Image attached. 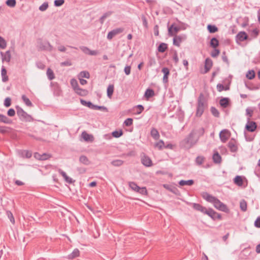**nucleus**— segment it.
<instances>
[{"label":"nucleus","mask_w":260,"mask_h":260,"mask_svg":"<svg viewBox=\"0 0 260 260\" xmlns=\"http://www.w3.org/2000/svg\"><path fill=\"white\" fill-rule=\"evenodd\" d=\"M188 204L191 206L195 210L208 215L213 220H221L222 219L221 215L216 212L211 208H206L201 204L195 203H189Z\"/></svg>","instance_id":"obj_1"},{"label":"nucleus","mask_w":260,"mask_h":260,"mask_svg":"<svg viewBox=\"0 0 260 260\" xmlns=\"http://www.w3.org/2000/svg\"><path fill=\"white\" fill-rule=\"evenodd\" d=\"M194 132H191L183 140L179 143L181 148L189 149L192 147L198 142L194 140Z\"/></svg>","instance_id":"obj_2"},{"label":"nucleus","mask_w":260,"mask_h":260,"mask_svg":"<svg viewBox=\"0 0 260 260\" xmlns=\"http://www.w3.org/2000/svg\"><path fill=\"white\" fill-rule=\"evenodd\" d=\"M207 106V103L203 93H201L197 100V105L196 112V116L197 117H200L204 113L206 107Z\"/></svg>","instance_id":"obj_3"},{"label":"nucleus","mask_w":260,"mask_h":260,"mask_svg":"<svg viewBox=\"0 0 260 260\" xmlns=\"http://www.w3.org/2000/svg\"><path fill=\"white\" fill-rule=\"evenodd\" d=\"M15 108L17 114L20 120L23 121H30L32 119L31 116L19 106H16Z\"/></svg>","instance_id":"obj_4"},{"label":"nucleus","mask_w":260,"mask_h":260,"mask_svg":"<svg viewBox=\"0 0 260 260\" xmlns=\"http://www.w3.org/2000/svg\"><path fill=\"white\" fill-rule=\"evenodd\" d=\"M38 43L39 49L41 50L52 51L53 49V46L47 41H43L40 39Z\"/></svg>","instance_id":"obj_5"},{"label":"nucleus","mask_w":260,"mask_h":260,"mask_svg":"<svg viewBox=\"0 0 260 260\" xmlns=\"http://www.w3.org/2000/svg\"><path fill=\"white\" fill-rule=\"evenodd\" d=\"M173 37V44L174 46L177 47H180L181 43L187 39V36L185 34L175 35Z\"/></svg>","instance_id":"obj_6"},{"label":"nucleus","mask_w":260,"mask_h":260,"mask_svg":"<svg viewBox=\"0 0 260 260\" xmlns=\"http://www.w3.org/2000/svg\"><path fill=\"white\" fill-rule=\"evenodd\" d=\"M249 36L244 31H241L235 37L236 42L240 44L241 42L247 40Z\"/></svg>","instance_id":"obj_7"},{"label":"nucleus","mask_w":260,"mask_h":260,"mask_svg":"<svg viewBox=\"0 0 260 260\" xmlns=\"http://www.w3.org/2000/svg\"><path fill=\"white\" fill-rule=\"evenodd\" d=\"M257 125L255 121H250V118H247V122L245 125V129L249 132H253L257 128Z\"/></svg>","instance_id":"obj_8"},{"label":"nucleus","mask_w":260,"mask_h":260,"mask_svg":"<svg viewBox=\"0 0 260 260\" xmlns=\"http://www.w3.org/2000/svg\"><path fill=\"white\" fill-rule=\"evenodd\" d=\"M123 31L124 28L122 27L116 28L109 31L107 38L109 40H111L115 36L122 33Z\"/></svg>","instance_id":"obj_9"},{"label":"nucleus","mask_w":260,"mask_h":260,"mask_svg":"<svg viewBox=\"0 0 260 260\" xmlns=\"http://www.w3.org/2000/svg\"><path fill=\"white\" fill-rule=\"evenodd\" d=\"M181 27L175 26V24H172L170 26L168 27V35L170 37H173L177 35L180 30H181Z\"/></svg>","instance_id":"obj_10"},{"label":"nucleus","mask_w":260,"mask_h":260,"mask_svg":"<svg viewBox=\"0 0 260 260\" xmlns=\"http://www.w3.org/2000/svg\"><path fill=\"white\" fill-rule=\"evenodd\" d=\"M228 146L231 152L235 153L238 151V147L235 139L233 138L231 139L228 144Z\"/></svg>","instance_id":"obj_11"},{"label":"nucleus","mask_w":260,"mask_h":260,"mask_svg":"<svg viewBox=\"0 0 260 260\" xmlns=\"http://www.w3.org/2000/svg\"><path fill=\"white\" fill-rule=\"evenodd\" d=\"M162 186L167 190L170 191V192L173 193L174 194L177 196H180L181 194V193L180 191L178 189V188L172 185L164 184H162Z\"/></svg>","instance_id":"obj_12"},{"label":"nucleus","mask_w":260,"mask_h":260,"mask_svg":"<svg viewBox=\"0 0 260 260\" xmlns=\"http://www.w3.org/2000/svg\"><path fill=\"white\" fill-rule=\"evenodd\" d=\"M213 66V61L211 59L208 57L205 60L204 70L202 72V74H205L207 73L211 69Z\"/></svg>","instance_id":"obj_13"},{"label":"nucleus","mask_w":260,"mask_h":260,"mask_svg":"<svg viewBox=\"0 0 260 260\" xmlns=\"http://www.w3.org/2000/svg\"><path fill=\"white\" fill-rule=\"evenodd\" d=\"M229 131L228 129H224L222 130L219 133V138L221 141L225 143L229 139V135H228Z\"/></svg>","instance_id":"obj_14"},{"label":"nucleus","mask_w":260,"mask_h":260,"mask_svg":"<svg viewBox=\"0 0 260 260\" xmlns=\"http://www.w3.org/2000/svg\"><path fill=\"white\" fill-rule=\"evenodd\" d=\"M201 195L204 199L206 200L207 202L211 203L212 204L214 203L215 200L216 199V197L210 194L207 192H203Z\"/></svg>","instance_id":"obj_15"},{"label":"nucleus","mask_w":260,"mask_h":260,"mask_svg":"<svg viewBox=\"0 0 260 260\" xmlns=\"http://www.w3.org/2000/svg\"><path fill=\"white\" fill-rule=\"evenodd\" d=\"M58 173L63 177L64 181L69 183L72 184L75 182L72 178L69 177L66 174L65 172L62 170L61 169H58Z\"/></svg>","instance_id":"obj_16"},{"label":"nucleus","mask_w":260,"mask_h":260,"mask_svg":"<svg viewBox=\"0 0 260 260\" xmlns=\"http://www.w3.org/2000/svg\"><path fill=\"white\" fill-rule=\"evenodd\" d=\"M141 162L144 166L147 167H151L153 165L150 158L146 155H144V156L141 158Z\"/></svg>","instance_id":"obj_17"},{"label":"nucleus","mask_w":260,"mask_h":260,"mask_svg":"<svg viewBox=\"0 0 260 260\" xmlns=\"http://www.w3.org/2000/svg\"><path fill=\"white\" fill-rule=\"evenodd\" d=\"M191 132H194V136L197 135V139L196 140L198 141L199 138L204 135L205 129L204 127H202L198 129H194L192 130Z\"/></svg>","instance_id":"obj_18"},{"label":"nucleus","mask_w":260,"mask_h":260,"mask_svg":"<svg viewBox=\"0 0 260 260\" xmlns=\"http://www.w3.org/2000/svg\"><path fill=\"white\" fill-rule=\"evenodd\" d=\"M219 104L223 108L228 107L231 104V101L229 98H222L219 101Z\"/></svg>","instance_id":"obj_19"},{"label":"nucleus","mask_w":260,"mask_h":260,"mask_svg":"<svg viewBox=\"0 0 260 260\" xmlns=\"http://www.w3.org/2000/svg\"><path fill=\"white\" fill-rule=\"evenodd\" d=\"M162 72L164 73V77L162 79L164 83H167L169 81L168 77L170 75V70L167 67H164L162 69Z\"/></svg>","instance_id":"obj_20"},{"label":"nucleus","mask_w":260,"mask_h":260,"mask_svg":"<svg viewBox=\"0 0 260 260\" xmlns=\"http://www.w3.org/2000/svg\"><path fill=\"white\" fill-rule=\"evenodd\" d=\"M150 135L155 140H159L160 135L157 129L154 127H152L150 131Z\"/></svg>","instance_id":"obj_21"},{"label":"nucleus","mask_w":260,"mask_h":260,"mask_svg":"<svg viewBox=\"0 0 260 260\" xmlns=\"http://www.w3.org/2000/svg\"><path fill=\"white\" fill-rule=\"evenodd\" d=\"M1 54L2 56V61H6L7 62H9L11 60V53L9 50L7 51L5 54H4L2 52H1Z\"/></svg>","instance_id":"obj_22"},{"label":"nucleus","mask_w":260,"mask_h":260,"mask_svg":"<svg viewBox=\"0 0 260 260\" xmlns=\"http://www.w3.org/2000/svg\"><path fill=\"white\" fill-rule=\"evenodd\" d=\"M212 158L215 164H220L222 160L221 157L217 151H214Z\"/></svg>","instance_id":"obj_23"},{"label":"nucleus","mask_w":260,"mask_h":260,"mask_svg":"<svg viewBox=\"0 0 260 260\" xmlns=\"http://www.w3.org/2000/svg\"><path fill=\"white\" fill-rule=\"evenodd\" d=\"M7 70L3 66L1 70V75L2 77V81L3 82H6L9 80L8 76L7 75Z\"/></svg>","instance_id":"obj_24"},{"label":"nucleus","mask_w":260,"mask_h":260,"mask_svg":"<svg viewBox=\"0 0 260 260\" xmlns=\"http://www.w3.org/2000/svg\"><path fill=\"white\" fill-rule=\"evenodd\" d=\"M154 94L155 93L153 89L151 88H148L145 92L144 96L146 99L148 100L153 96Z\"/></svg>","instance_id":"obj_25"},{"label":"nucleus","mask_w":260,"mask_h":260,"mask_svg":"<svg viewBox=\"0 0 260 260\" xmlns=\"http://www.w3.org/2000/svg\"><path fill=\"white\" fill-rule=\"evenodd\" d=\"M0 122H3L6 124L12 123V120L7 117L6 115L0 114Z\"/></svg>","instance_id":"obj_26"},{"label":"nucleus","mask_w":260,"mask_h":260,"mask_svg":"<svg viewBox=\"0 0 260 260\" xmlns=\"http://www.w3.org/2000/svg\"><path fill=\"white\" fill-rule=\"evenodd\" d=\"M79 254H80L79 250L77 248H76L73 251V252L71 253H70V254L68 255V258L69 259H72L75 258L79 256Z\"/></svg>","instance_id":"obj_27"},{"label":"nucleus","mask_w":260,"mask_h":260,"mask_svg":"<svg viewBox=\"0 0 260 260\" xmlns=\"http://www.w3.org/2000/svg\"><path fill=\"white\" fill-rule=\"evenodd\" d=\"M219 45V42L218 40L215 38H212L210 41V46L213 48H217Z\"/></svg>","instance_id":"obj_28"},{"label":"nucleus","mask_w":260,"mask_h":260,"mask_svg":"<svg viewBox=\"0 0 260 260\" xmlns=\"http://www.w3.org/2000/svg\"><path fill=\"white\" fill-rule=\"evenodd\" d=\"M178 183L180 186H184V185L191 186L194 184V180H192V179L188 180H181L179 181Z\"/></svg>","instance_id":"obj_29"},{"label":"nucleus","mask_w":260,"mask_h":260,"mask_svg":"<svg viewBox=\"0 0 260 260\" xmlns=\"http://www.w3.org/2000/svg\"><path fill=\"white\" fill-rule=\"evenodd\" d=\"M79 161L81 163L87 166L90 165L91 162L87 157L84 155H82L80 156Z\"/></svg>","instance_id":"obj_30"},{"label":"nucleus","mask_w":260,"mask_h":260,"mask_svg":"<svg viewBox=\"0 0 260 260\" xmlns=\"http://www.w3.org/2000/svg\"><path fill=\"white\" fill-rule=\"evenodd\" d=\"M75 91L77 94L82 96H86L88 93L87 90L82 89L80 87L78 88L76 90H75Z\"/></svg>","instance_id":"obj_31"},{"label":"nucleus","mask_w":260,"mask_h":260,"mask_svg":"<svg viewBox=\"0 0 260 260\" xmlns=\"http://www.w3.org/2000/svg\"><path fill=\"white\" fill-rule=\"evenodd\" d=\"M234 182L239 186H242L243 184V180L242 176H236L234 179Z\"/></svg>","instance_id":"obj_32"},{"label":"nucleus","mask_w":260,"mask_h":260,"mask_svg":"<svg viewBox=\"0 0 260 260\" xmlns=\"http://www.w3.org/2000/svg\"><path fill=\"white\" fill-rule=\"evenodd\" d=\"M168 48L167 44L161 43L157 47V50L160 53H164L168 49Z\"/></svg>","instance_id":"obj_33"},{"label":"nucleus","mask_w":260,"mask_h":260,"mask_svg":"<svg viewBox=\"0 0 260 260\" xmlns=\"http://www.w3.org/2000/svg\"><path fill=\"white\" fill-rule=\"evenodd\" d=\"M207 28L208 31L211 34L215 33L218 30V28L215 25L208 24Z\"/></svg>","instance_id":"obj_34"},{"label":"nucleus","mask_w":260,"mask_h":260,"mask_svg":"<svg viewBox=\"0 0 260 260\" xmlns=\"http://www.w3.org/2000/svg\"><path fill=\"white\" fill-rule=\"evenodd\" d=\"M114 89V86L113 84H110L107 89V96L109 98H111Z\"/></svg>","instance_id":"obj_35"},{"label":"nucleus","mask_w":260,"mask_h":260,"mask_svg":"<svg viewBox=\"0 0 260 260\" xmlns=\"http://www.w3.org/2000/svg\"><path fill=\"white\" fill-rule=\"evenodd\" d=\"M113 13L112 11H108L105 13L100 18L99 21L101 24H103L105 20V19L110 16H111Z\"/></svg>","instance_id":"obj_36"},{"label":"nucleus","mask_w":260,"mask_h":260,"mask_svg":"<svg viewBox=\"0 0 260 260\" xmlns=\"http://www.w3.org/2000/svg\"><path fill=\"white\" fill-rule=\"evenodd\" d=\"M21 99L25 105L28 107H32L33 104L29 100V99L24 94H23L21 96Z\"/></svg>","instance_id":"obj_37"},{"label":"nucleus","mask_w":260,"mask_h":260,"mask_svg":"<svg viewBox=\"0 0 260 260\" xmlns=\"http://www.w3.org/2000/svg\"><path fill=\"white\" fill-rule=\"evenodd\" d=\"M210 111L215 117L219 118L220 117V113L215 107L212 106L210 108Z\"/></svg>","instance_id":"obj_38"},{"label":"nucleus","mask_w":260,"mask_h":260,"mask_svg":"<svg viewBox=\"0 0 260 260\" xmlns=\"http://www.w3.org/2000/svg\"><path fill=\"white\" fill-rule=\"evenodd\" d=\"M246 77L249 80H252L254 79L255 77V73L254 70H249L246 73Z\"/></svg>","instance_id":"obj_39"},{"label":"nucleus","mask_w":260,"mask_h":260,"mask_svg":"<svg viewBox=\"0 0 260 260\" xmlns=\"http://www.w3.org/2000/svg\"><path fill=\"white\" fill-rule=\"evenodd\" d=\"M91 109L93 110H99L104 112H108V109L104 106H98L92 104Z\"/></svg>","instance_id":"obj_40"},{"label":"nucleus","mask_w":260,"mask_h":260,"mask_svg":"<svg viewBox=\"0 0 260 260\" xmlns=\"http://www.w3.org/2000/svg\"><path fill=\"white\" fill-rule=\"evenodd\" d=\"M82 136L83 139L86 142L92 141V139H90V138L92 139L93 137L91 135L88 134L85 131L82 132Z\"/></svg>","instance_id":"obj_41"},{"label":"nucleus","mask_w":260,"mask_h":260,"mask_svg":"<svg viewBox=\"0 0 260 260\" xmlns=\"http://www.w3.org/2000/svg\"><path fill=\"white\" fill-rule=\"evenodd\" d=\"M128 185L129 187L136 192L138 189H140V186H139L135 182H129Z\"/></svg>","instance_id":"obj_42"},{"label":"nucleus","mask_w":260,"mask_h":260,"mask_svg":"<svg viewBox=\"0 0 260 260\" xmlns=\"http://www.w3.org/2000/svg\"><path fill=\"white\" fill-rule=\"evenodd\" d=\"M240 209L243 212H245L247 210V202L244 200H242L240 202Z\"/></svg>","instance_id":"obj_43"},{"label":"nucleus","mask_w":260,"mask_h":260,"mask_svg":"<svg viewBox=\"0 0 260 260\" xmlns=\"http://www.w3.org/2000/svg\"><path fill=\"white\" fill-rule=\"evenodd\" d=\"M47 75L48 78L50 80H52L55 78V75H54V72L50 68H48L47 69Z\"/></svg>","instance_id":"obj_44"},{"label":"nucleus","mask_w":260,"mask_h":260,"mask_svg":"<svg viewBox=\"0 0 260 260\" xmlns=\"http://www.w3.org/2000/svg\"><path fill=\"white\" fill-rule=\"evenodd\" d=\"M165 146V143L162 140H159V141L154 144V147L157 148L159 150H162Z\"/></svg>","instance_id":"obj_45"},{"label":"nucleus","mask_w":260,"mask_h":260,"mask_svg":"<svg viewBox=\"0 0 260 260\" xmlns=\"http://www.w3.org/2000/svg\"><path fill=\"white\" fill-rule=\"evenodd\" d=\"M245 86L247 88L250 90H255L259 89L260 88V84H258L257 85L254 86L252 83L250 85H248L246 83H245Z\"/></svg>","instance_id":"obj_46"},{"label":"nucleus","mask_w":260,"mask_h":260,"mask_svg":"<svg viewBox=\"0 0 260 260\" xmlns=\"http://www.w3.org/2000/svg\"><path fill=\"white\" fill-rule=\"evenodd\" d=\"M244 137H245V140L246 141L251 142V141H253V140L254 139L255 135L249 134H247L245 132L244 133Z\"/></svg>","instance_id":"obj_47"},{"label":"nucleus","mask_w":260,"mask_h":260,"mask_svg":"<svg viewBox=\"0 0 260 260\" xmlns=\"http://www.w3.org/2000/svg\"><path fill=\"white\" fill-rule=\"evenodd\" d=\"M123 161L121 159L113 160L111 161V164L115 167H120L123 164Z\"/></svg>","instance_id":"obj_48"},{"label":"nucleus","mask_w":260,"mask_h":260,"mask_svg":"<svg viewBox=\"0 0 260 260\" xmlns=\"http://www.w3.org/2000/svg\"><path fill=\"white\" fill-rule=\"evenodd\" d=\"M70 83L74 91L76 90V89L79 87L78 83L75 79H72L71 80Z\"/></svg>","instance_id":"obj_49"},{"label":"nucleus","mask_w":260,"mask_h":260,"mask_svg":"<svg viewBox=\"0 0 260 260\" xmlns=\"http://www.w3.org/2000/svg\"><path fill=\"white\" fill-rule=\"evenodd\" d=\"M223 203L221 202L218 199L216 198L214 203L213 204L214 207L217 209H219Z\"/></svg>","instance_id":"obj_50"},{"label":"nucleus","mask_w":260,"mask_h":260,"mask_svg":"<svg viewBox=\"0 0 260 260\" xmlns=\"http://www.w3.org/2000/svg\"><path fill=\"white\" fill-rule=\"evenodd\" d=\"M137 192L143 196H147L148 194V191L146 187H140V189H138Z\"/></svg>","instance_id":"obj_51"},{"label":"nucleus","mask_w":260,"mask_h":260,"mask_svg":"<svg viewBox=\"0 0 260 260\" xmlns=\"http://www.w3.org/2000/svg\"><path fill=\"white\" fill-rule=\"evenodd\" d=\"M137 109V111L135 113V114H140L144 110V108L142 105H138L134 107V109Z\"/></svg>","instance_id":"obj_52"},{"label":"nucleus","mask_w":260,"mask_h":260,"mask_svg":"<svg viewBox=\"0 0 260 260\" xmlns=\"http://www.w3.org/2000/svg\"><path fill=\"white\" fill-rule=\"evenodd\" d=\"M141 19H142V20L143 26L146 29H148V24L147 19L145 15H144V14H142V15H141Z\"/></svg>","instance_id":"obj_53"},{"label":"nucleus","mask_w":260,"mask_h":260,"mask_svg":"<svg viewBox=\"0 0 260 260\" xmlns=\"http://www.w3.org/2000/svg\"><path fill=\"white\" fill-rule=\"evenodd\" d=\"M80 103L82 105L86 106V107L89 108L90 109L91 108L92 104H93L91 102H90V101L87 102L83 99H80Z\"/></svg>","instance_id":"obj_54"},{"label":"nucleus","mask_w":260,"mask_h":260,"mask_svg":"<svg viewBox=\"0 0 260 260\" xmlns=\"http://www.w3.org/2000/svg\"><path fill=\"white\" fill-rule=\"evenodd\" d=\"M205 159L203 156H198L196 159V163L198 165H201L204 162Z\"/></svg>","instance_id":"obj_55"},{"label":"nucleus","mask_w":260,"mask_h":260,"mask_svg":"<svg viewBox=\"0 0 260 260\" xmlns=\"http://www.w3.org/2000/svg\"><path fill=\"white\" fill-rule=\"evenodd\" d=\"M112 135L114 138H119L123 135V132L122 130L115 131L112 132Z\"/></svg>","instance_id":"obj_56"},{"label":"nucleus","mask_w":260,"mask_h":260,"mask_svg":"<svg viewBox=\"0 0 260 260\" xmlns=\"http://www.w3.org/2000/svg\"><path fill=\"white\" fill-rule=\"evenodd\" d=\"M79 76L82 78H85L89 79L90 78V74L88 71H84L79 73Z\"/></svg>","instance_id":"obj_57"},{"label":"nucleus","mask_w":260,"mask_h":260,"mask_svg":"<svg viewBox=\"0 0 260 260\" xmlns=\"http://www.w3.org/2000/svg\"><path fill=\"white\" fill-rule=\"evenodd\" d=\"M7 46V42L5 40L0 36V48L1 49H5Z\"/></svg>","instance_id":"obj_58"},{"label":"nucleus","mask_w":260,"mask_h":260,"mask_svg":"<svg viewBox=\"0 0 260 260\" xmlns=\"http://www.w3.org/2000/svg\"><path fill=\"white\" fill-rule=\"evenodd\" d=\"M253 114V110L251 108H247L246 109V114L247 116H248V118H249L250 119L252 116Z\"/></svg>","instance_id":"obj_59"},{"label":"nucleus","mask_w":260,"mask_h":260,"mask_svg":"<svg viewBox=\"0 0 260 260\" xmlns=\"http://www.w3.org/2000/svg\"><path fill=\"white\" fill-rule=\"evenodd\" d=\"M220 54V50L218 49L214 48V50L211 53V56L212 57H216Z\"/></svg>","instance_id":"obj_60"},{"label":"nucleus","mask_w":260,"mask_h":260,"mask_svg":"<svg viewBox=\"0 0 260 260\" xmlns=\"http://www.w3.org/2000/svg\"><path fill=\"white\" fill-rule=\"evenodd\" d=\"M123 123L126 126H129L133 124V119L131 118H128L124 120Z\"/></svg>","instance_id":"obj_61"},{"label":"nucleus","mask_w":260,"mask_h":260,"mask_svg":"<svg viewBox=\"0 0 260 260\" xmlns=\"http://www.w3.org/2000/svg\"><path fill=\"white\" fill-rule=\"evenodd\" d=\"M218 210L224 212L226 213H229L230 212V209L228 208V206L224 203L222 205V206Z\"/></svg>","instance_id":"obj_62"},{"label":"nucleus","mask_w":260,"mask_h":260,"mask_svg":"<svg viewBox=\"0 0 260 260\" xmlns=\"http://www.w3.org/2000/svg\"><path fill=\"white\" fill-rule=\"evenodd\" d=\"M6 4L8 6L14 7L16 6V0H7Z\"/></svg>","instance_id":"obj_63"},{"label":"nucleus","mask_w":260,"mask_h":260,"mask_svg":"<svg viewBox=\"0 0 260 260\" xmlns=\"http://www.w3.org/2000/svg\"><path fill=\"white\" fill-rule=\"evenodd\" d=\"M48 8V3L47 2L44 3L42 5H41L39 9L41 11H44Z\"/></svg>","instance_id":"obj_64"}]
</instances>
